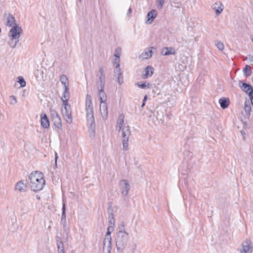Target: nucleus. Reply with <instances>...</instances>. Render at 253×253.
<instances>
[{
	"instance_id": "obj_15",
	"label": "nucleus",
	"mask_w": 253,
	"mask_h": 253,
	"mask_svg": "<svg viewBox=\"0 0 253 253\" xmlns=\"http://www.w3.org/2000/svg\"><path fill=\"white\" fill-rule=\"evenodd\" d=\"M242 247V249L240 251L241 253H251V250L252 246L251 241L250 240L247 239L243 242Z\"/></svg>"
},
{
	"instance_id": "obj_36",
	"label": "nucleus",
	"mask_w": 253,
	"mask_h": 253,
	"mask_svg": "<svg viewBox=\"0 0 253 253\" xmlns=\"http://www.w3.org/2000/svg\"><path fill=\"white\" fill-rule=\"evenodd\" d=\"M113 62V64L116 66H118V67L120 66V57L114 56Z\"/></svg>"
},
{
	"instance_id": "obj_25",
	"label": "nucleus",
	"mask_w": 253,
	"mask_h": 253,
	"mask_svg": "<svg viewBox=\"0 0 253 253\" xmlns=\"http://www.w3.org/2000/svg\"><path fill=\"white\" fill-rule=\"evenodd\" d=\"M244 110L246 113V115L249 117L251 112V106L250 105V101L249 100H246L244 103Z\"/></svg>"
},
{
	"instance_id": "obj_18",
	"label": "nucleus",
	"mask_w": 253,
	"mask_h": 253,
	"mask_svg": "<svg viewBox=\"0 0 253 253\" xmlns=\"http://www.w3.org/2000/svg\"><path fill=\"white\" fill-rule=\"evenodd\" d=\"M161 54L164 56L175 55V50L173 47H165L162 49Z\"/></svg>"
},
{
	"instance_id": "obj_29",
	"label": "nucleus",
	"mask_w": 253,
	"mask_h": 253,
	"mask_svg": "<svg viewBox=\"0 0 253 253\" xmlns=\"http://www.w3.org/2000/svg\"><path fill=\"white\" fill-rule=\"evenodd\" d=\"M61 222L63 224L64 226H65L66 225V219L65 204H63V208H62Z\"/></svg>"
},
{
	"instance_id": "obj_26",
	"label": "nucleus",
	"mask_w": 253,
	"mask_h": 253,
	"mask_svg": "<svg viewBox=\"0 0 253 253\" xmlns=\"http://www.w3.org/2000/svg\"><path fill=\"white\" fill-rule=\"evenodd\" d=\"M153 74V68L151 66H148L145 69V74L143 75L144 78L151 77Z\"/></svg>"
},
{
	"instance_id": "obj_14",
	"label": "nucleus",
	"mask_w": 253,
	"mask_h": 253,
	"mask_svg": "<svg viewBox=\"0 0 253 253\" xmlns=\"http://www.w3.org/2000/svg\"><path fill=\"white\" fill-rule=\"evenodd\" d=\"M40 122L42 127L44 129H48L50 126L49 120L47 115L44 113H42L40 115Z\"/></svg>"
},
{
	"instance_id": "obj_44",
	"label": "nucleus",
	"mask_w": 253,
	"mask_h": 253,
	"mask_svg": "<svg viewBox=\"0 0 253 253\" xmlns=\"http://www.w3.org/2000/svg\"><path fill=\"white\" fill-rule=\"evenodd\" d=\"M147 95H145L143 99V103L141 105L142 107H143L145 106V101L147 100Z\"/></svg>"
},
{
	"instance_id": "obj_12",
	"label": "nucleus",
	"mask_w": 253,
	"mask_h": 253,
	"mask_svg": "<svg viewBox=\"0 0 253 253\" xmlns=\"http://www.w3.org/2000/svg\"><path fill=\"white\" fill-rule=\"evenodd\" d=\"M158 12L155 9H152L149 11L146 15L145 23L146 24H151L156 18Z\"/></svg>"
},
{
	"instance_id": "obj_37",
	"label": "nucleus",
	"mask_w": 253,
	"mask_h": 253,
	"mask_svg": "<svg viewBox=\"0 0 253 253\" xmlns=\"http://www.w3.org/2000/svg\"><path fill=\"white\" fill-rule=\"evenodd\" d=\"M121 52H122L121 48L120 47L117 48L115 51L114 56L120 57L121 56Z\"/></svg>"
},
{
	"instance_id": "obj_2",
	"label": "nucleus",
	"mask_w": 253,
	"mask_h": 253,
	"mask_svg": "<svg viewBox=\"0 0 253 253\" xmlns=\"http://www.w3.org/2000/svg\"><path fill=\"white\" fill-rule=\"evenodd\" d=\"M124 116L120 115L117 120L116 129L119 131L122 130L123 149L126 151L128 147V141L131 134L130 126L127 123H124Z\"/></svg>"
},
{
	"instance_id": "obj_27",
	"label": "nucleus",
	"mask_w": 253,
	"mask_h": 253,
	"mask_svg": "<svg viewBox=\"0 0 253 253\" xmlns=\"http://www.w3.org/2000/svg\"><path fill=\"white\" fill-rule=\"evenodd\" d=\"M19 40H16V39L9 38L8 44L10 47H11L12 48H14L16 47L17 43L19 42Z\"/></svg>"
},
{
	"instance_id": "obj_4",
	"label": "nucleus",
	"mask_w": 253,
	"mask_h": 253,
	"mask_svg": "<svg viewBox=\"0 0 253 253\" xmlns=\"http://www.w3.org/2000/svg\"><path fill=\"white\" fill-rule=\"evenodd\" d=\"M108 219L109 225L108 227L107 232L103 241V251L105 253H111L112 248V238L111 237V233L114 230V226L115 222L114 214L111 212H109Z\"/></svg>"
},
{
	"instance_id": "obj_28",
	"label": "nucleus",
	"mask_w": 253,
	"mask_h": 253,
	"mask_svg": "<svg viewBox=\"0 0 253 253\" xmlns=\"http://www.w3.org/2000/svg\"><path fill=\"white\" fill-rule=\"evenodd\" d=\"M135 85L142 89L150 88L151 87V84L149 83H146L138 82L135 83Z\"/></svg>"
},
{
	"instance_id": "obj_11",
	"label": "nucleus",
	"mask_w": 253,
	"mask_h": 253,
	"mask_svg": "<svg viewBox=\"0 0 253 253\" xmlns=\"http://www.w3.org/2000/svg\"><path fill=\"white\" fill-rule=\"evenodd\" d=\"M120 185L122 194L123 195L126 196L130 189V185L128 181L126 180H122L120 182Z\"/></svg>"
},
{
	"instance_id": "obj_22",
	"label": "nucleus",
	"mask_w": 253,
	"mask_h": 253,
	"mask_svg": "<svg viewBox=\"0 0 253 253\" xmlns=\"http://www.w3.org/2000/svg\"><path fill=\"white\" fill-rule=\"evenodd\" d=\"M70 96V95L69 92V88L68 87L64 88L62 95L61 97L62 102H68Z\"/></svg>"
},
{
	"instance_id": "obj_20",
	"label": "nucleus",
	"mask_w": 253,
	"mask_h": 253,
	"mask_svg": "<svg viewBox=\"0 0 253 253\" xmlns=\"http://www.w3.org/2000/svg\"><path fill=\"white\" fill-rule=\"evenodd\" d=\"M16 21L15 18L10 14H8L6 18V25L9 27L17 26L16 25Z\"/></svg>"
},
{
	"instance_id": "obj_13",
	"label": "nucleus",
	"mask_w": 253,
	"mask_h": 253,
	"mask_svg": "<svg viewBox=\"0 0 253 253\" xmlns=\"http://www.w3.org/2000/svg\"><path fill=\"white\" fill-rule=\"evenodd\" d=\"M99 111L103 120H106L108 114V107L106 102H100Z\"/></svg>"
},
{
	"instance_id": "obj_24",
	"label": "nucleus",
	"mask_w": 253,
	"mask_h": 253,
	"mask_svg": "<svg viewBox=\"0 0 253 253\" xmlns=\"http://www.w3.org/2000/svg\"><path fill=\"white\" fill-rule=\"evenodd\" d=\"M52 122L55 128L58 130L61 129L62 125L61 119L60 117L52 120Z\"/></svg>"
},
{
	"instance_id": "obj_33",
	"label": "nucleus",
	"mask_w": 253,
	"mask_h": 253,
	"mask_svg": "<svg viewBox=\"0 0 253 253\" xmlns=\"http://www.w3.org/2000/svg\"><path fill=\"white\" fill-rule=\"evenodd\" d=\"M215 44L217 48L219 49L220 50H223L224 48V45L223 43L220 41H215Z\"/></svg>"
},
{
	"instance_id": "obj_6",
	"label": "nucleus",
	"mask_w": 253,
	"mask_h": 253,
	"mask_svg": "<svg viewBox=\"0 0 253 253\" xmlns=\"http://www.w3.org/2000/svg\"><path fill=\"white\" fill-rule=\"evenodd\" d=\"M62 106L61 113L65 122L68 124H71L73 122L72 111L68 102H62Z\"/></svg>"
},
{
	"instance_id": "obj_17",
	"label": "nucleus",
	"mask_w": 253,
	"mask_h": 253,
	"mask_svg": "<svg viewBox=\"0 0 253 253\" xmlns=\"http://www.w3.org/2000/svg\"><path fill=\"white\" fill-rule=\"evenodd\" d=\"M27 184L24 180L18 181L15 186V190L20 192H25L27 191Z\"/></svg>"
},
{
	"instance_id": "obj_23",
	"label": "nucleus",
	"mask_w": 253,
	"mask_h": 253,
	"mask_svg": "<svg viewBox=\"0 0 253 253\" xmlns=\"http://www.w3.org/2000/svg\"><path fill=\"white\" fill-rule=\"evenodd\" d=\"M229 100L228 98H221L219 100V103L220 104L221 108L222 109L227 108L229 105Z\"/></svg>"
},
{
	"instance_id": "obj_50",
	"label": "nucleus",
	"mask_w": 253,
	"mask_h": 253,
	"mask_svg": "<svg viewBox=\"0 0 253 253\" xmlns=\"http://www.w3.org/2000/svg\"><path fill=\"white\" fill-rule=\"evenodd\" d=\"M242 135H244V133H243V132H241Z\"/></svg>"
},
{
	"instance_id": "obj_41",
	"label": "nucleus",
	"mask_w": 253,
	"mask_h": 253,
	"mask_svg": "<svg viewBox=\"0 0 253 253\" xmlns=\"http://www.w3.org/2000/svg\"><path fill=\"white\" fill-rule=\"evenodd\" d=\"M137 248V245L136 244H132L130 247V250L131 252V253H134L135 251L136 250Z\"/></svg>"
},
{
	"instance_id": "obj_34",
	"label": "nucleus",
	"mask_w": 253,
	"mask_h": 253,
	"mask_svg": "<svg viewBox=\"0 0 253 253\" xmlns=\"http://www.w3.org/2000/svg\"><path fill=\"white\" fill-rule=\"evenodd\" d=\"M50 117H51V120L54 119H55V118H57L59 116L58 113L55 110H51V112H50Z\"/></svg>"
},
{
	"instance_id": "obj_32",
	"label": "nucleus",
	"mask_w": 253,
	"mask_h": 253,
	"mask_svg": "<svg viewBox=\"0 0 253 253\" xmlns=\"http://www.w3.org/2000/svg\"><path fill=\"white\" fill-rule=\"evenodd\" d=\"M17 79H18L17 82L20 84L21 87H24L26 86V83L23 77L19 76L17 78Z\"/></svg>"
},
{
	"instance_id": "obj_9",
	"label": "nucleus",
	"mask_w": 253,
	"mask_h": 253,
	"mask_svg": "<svg viewBox=\"0 0 253 253\" xmlns=\"http://www.w3.org/2000/svg\"><path fill=\"white\" fill-rule=\"evenodd\" d=\"M224 7L223 4L220 1H217L211 5V8L214 11L216 16L219 15L223 12Z\"/></svg>"
},
{
	"instance_id": "obj_38",
	"label": "nucleus",
	"mask_w": 253,
	"mask_h": 253,
	"mask_svg": "<svg viewBox=\"0 0 253 253\" xmlns=\"http://www.w3.org/2000/svg\"><path fill=\"white\" fill-rule=\"evenodd\" d=\"M60 81L61 82V83L69 82L68 78L65 75H62L60 76Z\"/></svg>"
},
{
	"instance_id": "obj_48",
	"label": "nucleus",
	"mask_w": 253,
	"mask_h": 253,
	"mask_svg": "<svg viewBox=\"0 0 253 253\" xmlns=\"http://www.w3.org/2000/svg\"><path fill=\"white\" fill-rule=\"evenodd\" d=\"M35 77L37 78H39V76L37 74V73L35 72Z\"/></svg>"
},
{
	"instance_id": "obj_43",
	"label": "nucleus",
	"mask_w": 253,
	"mask_h": 253,
	"mask_svg": "<svg viewBox=\"0 0 253 253\" xmlns=\"http://www.w3.org/2000/svg\"><path fill=\"white\" fill-rule=\"evenodd\" d=\"M61 84L63 85L64 88L69 87V82L62 83Z\"/></svg>"
},
{
	"instance_id": "obj_40",
	"label": "nucleus",
	"mask_w": 253,
	"mask_h": 253,
	"mask_svg": "<svg viewBox=\"0 0 253 253\" xmlns=\"http://www.w3.org/2000/svg\"><path fill=\"white\" fill-rule=\"evenodd\" d=\"M164 3V0H158L157 2V6L162 8Z\"/></svg>"
},
{
	"instance_id": "obj_8",
	"label": "nucleus",
	"mask_w": 253,
	"mask_h": 253,
	"mask_svg": "<svg viewBox=\"0 0 253 253\" xmlns=\"http://www.w3.org/2000/svg\"><path fill=\"white\" fill-rule=\"evenodd\" d=\"M155 50L156 48L153 46L145 48L139 55V59L141 60H145L150 58L153 55L154 50Z\"/></svg>"
},
{
	"instance_id": "obj_46",
	"label": "nucleus",
	"mask_w": 253,
	"mask_h": 253,
	"mask_svg": "<svg viewBox=\"0 0 253 253\" xmlns=\"http://www.w3.org/2000/svg\"><path fill=\"white\" fill-rule=\"evenodd\" d=\"M249 60L251 61V62H253V56H250L249 57Z\"/></svg>"
},
{
	"instance_id": "obj_47",
	"label": "nucleus",
	"mask_w": 253,
	"mask_h": 253,
	"mask_svg": "<svg viewBox=\"0 0 253 253\" xmlns=\"http://www.w3.org/2000/svg\"><path fill=\"white\" fill-rule=\"evenodd\" d=\"M132 9L131 8H129L128 10L127 14H129L131 12Z\"/></svg>"
},
{
	"instance_id": "obj_52",
	"label": "nucleus",
	"mask_w": 253,
	"mask_h": 253,
	"mask_svg": "<svg viewBox=\"0 0 253 253\" xmlns=\"http://www.w3.org/2000/svg\"><path fill=\"white\" fill-rule=\"evenodd\" d=\"M242 135H244V133H243V132H241Z\"/></svg>"
},
{
	"instance_id": "obj_21",
	"label": "nucleus",
	"mask_w": 253,
	"mask_h": 253,
	"mask_svg": "<svg viewBox=\"0 0 253 253\" xmlns=\"http://www.w3.org/2000/svg\"><path fill=\"white\" fill-rule=\"evenodd\" d=\"M104 87L98 88V97L100 99V102H105L107 101V96L103 90Z\"/></svg>"
},
{
	"instance_id": "obj_53",
	"label": "nucleus",
	"mask_w": 253,
	"mask_h": 253,
	"mask_svg": "<svg viewBox=\"0 0 253 253\" xmlns=\"http://www.w3.org/2000/svg\"><path fill=\"white\" fill-rule=\"evenodd\" d=\"M79 0L80 1H81V0Z\"/></svg>"
},
{
	"instance_id": "obj_45",
	"label": "nucleus",
	"mask_w": 253,
	"mask_h": 253,
	"mask_svg": "<svg viewBox=\"0 0 253 253\" xmlns=\"http://www.w3.org/2000/svg\"><path fill=\"white\" fill-rule=\"evenodd\" d=\"M58 159V155H57V153L56 152H55V165H57V160Z\"/></svg>"
},
{
	"instance_id": "obj_35",
	"label": "nucleus",
	"mask_w": 253,
	"mask_h": 253,
	"mask_svg": "<svg viewBox=\"0 0 253 253\" xmlns=\"http://www.w3.org/2000/svg\"><path fill=\"white\" fill-rule=\"evenodd\" d=\"M17 103L16 97L14 95H11L9 97V103L11 105H15Z\"/></svg>"
},
{
	"instance_id": "obj_19",
	"label": "nucleus",
	"mask_w": 253,
	"mask_h": 253,
	"mask_svg": "<svg viewBox=\"0 0 253 253\" xmlns=\"http://www.w3.org/2000/svg\"><path fill=\"white\" fill-rule=\"evenodd\" d=\"M239 85L243 91L248 94L249 91H251V90H253V88L251 85L243 83L241 81L239 82Z\"/></svg>"
},
{
	"instance_id": "obj_51",
	"label": "nucleus",
	"mask_w": 253,
	"mask_h": 253,
	"mask_svg": "<svg viewBox=\"0 0 253 253\" xmlns=\"http://www.w3.org/2000/svg\"><path fill=\"white\" fill-rule=\"evenodd\" d=\"M242 135H244V133H243V132H241Z\"/></svg>"
},
{
	"instance_id": "obj_10",
	"label": "nucleus",
	"mask_w": 253,
	"mask_h": 253,
	"mask_svg": "<svg viewBox=\"0 0 253 253\" xmlns=\"http://www.w3.org/2000/svg\"><path fill=\"white\" fill-rule=\"evenodd\" d=\"M98 80L97 81V85L98 88L104 87L105 85V75L104 74V70L102 68H100L97 74Z\"/></svg>"
},
{
	"instance_id": "obj_3",
	"label": "nucleus",
	"mask_w": 253,
	"mask_h": 253,
	"mask_svg": "<svg viewBox=\"0 0 253 253\" xmlns=\"http://www.w3.org/2000/svg\"><path fill=\"white\" fill-rule=\"evenodd\" d=\"M30 185L32 191L38 192L45 186V180L43 174L38 171L32 172L29 175Z\"/></svg>"
},
{
	"instance_id": "obj_39",
	"label": "nucleus",
	"mask_w": 253,
	"mask_h": 253,
	"mask_svg": "<svg viewBox=\"0 0 253 253\" xmlns=\"http://www.w3.org/2000/svg\"><path fill=\"white\" fill-rule=\"evenodd\" d=\"M249 96L251 100V102L253 106V90H251V91L249 92Z\"/></svg>"
},
{
	"instance_id": "obj_16",
	"label": "nucleus",
	"mask_w": 253,
	"mask_h": 253,
	"mask_svg": "<svg viewBox=\"0 0 253 253\" xmlns=\"http://www.w3.org/2000/svg\"><path fill=\"white\" fill-rule=\"evenodd\" d=\"M114 76L117 80V82L119 84H121L123 83V78L122 76V72L120 68V66H115L114 71Z\"/></svg>"
},
{
	"instance_id": "obj_42",
	"label": "nucleus",
	"mask_w": 253,
	"mask_h": 253,
	"mask_svg": "<svg viewBox=\"0 0 253 253\" xmlns=\"http://www.w3.org/2000/svg\"><path fill=\"white\" fill-rule=\"evenodd\" d=\"M178 68L180 71H184L186 68V66L185 65H179Z\"/></svg>"
},
{
	"instance_id": "obj_31",
	"label": "nucleus",
	"mask_w": 253,
	"mask_h": 253,
	"mask_svg": "<svg viewBox=\"0 0 253 253\" xmlns=\"http://www.w3.org/2000/svg\"><path fill=\"white\" fill-rule=\"evenodd\" d=\"M243 72L246 77H249L252 73L251 68L249 65H246L244 68Z\"/></svg>"
},
{
	"instance_id": "obj_5",
	"label": "nucleus",
	"mask_w": 253,
	"mask_h": 253,
	"mask_svg": "<svg viewBox=\"0 0 253 253\" xmlns=\"http://www.w3.org/2000/svg\"><path fill=\"white\" fill-rule=\"evenodd\" d=\"M129 239V235L124 227H120L116 239L117 250L122 252L126 246Z\"/></svg>"
},
{
	"instance_id": "obj_49",
	"label": "nucleus",
	"mask_w": 253,
	"mask_h": 253,
	"mask_svg": "<svg viewBox=\"0 0 253 253\" xmlns=\"http://www.w3.org/2000/svg\"><path fill=\"white\" fill-rule=\"evenodd\" d=\"M50 228H51V226H50V225H49V226L48 227V228L49 229H50Z\"/></svg>"
},
{
	"instance_id": "obj_1",
	"label": "nucleus",
	"mask_w": 253,
	"mask_h": 253,
	"mask_svg": "<svg viewBox=\"0 0 253 253\" xmlns=\"http://www.w3.org/2000/svg\"><path fill=\"white\" fill-rule=\"evenodd\" d=\"M85 111L88 132L90 137H94L95 134L93 106L91 95L87 94L85 97Z\"/></svg>"
},
{
	"instance_id": "obj_30",
	"label": "nucleus",
	"mask_w": 253,
	"mask_h": 253,
	"mask_svg": "<svg viewBox=\"0 0 253 253\" xmlns=\"http://www.w3.org/2000/svg\"><path fill=\"white\" fill-rule=\"evenodd\" d=\"M58 253H65L63 243L61 241H57Z\"/></svg>"
},
{
	"instance_id": "obj_7",
	"label": "nucleus",
	"mask_w": 253,
	"mask_h": 253,
	"mask_svg": "<svg viewBox=\"0 0 253 253\" xmlns=\"http://www.w3.org/2000/svg\"><path fill=\"white\" fill-rule=\"evenodd\" d=\"M22 33V30L21 27L19 26H14L9 30L8 36L9 38L19 40Z\"/></svg>"
}]
</instances>
